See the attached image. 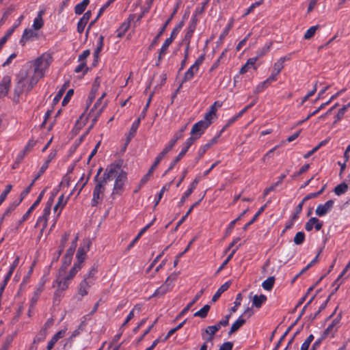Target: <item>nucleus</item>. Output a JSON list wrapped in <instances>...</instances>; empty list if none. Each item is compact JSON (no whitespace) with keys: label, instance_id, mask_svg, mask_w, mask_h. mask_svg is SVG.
<instances>
[{"label":"nucleus","instance_id":"nucleus-1","mask_svg":"<svg viewBox=\"0 0 350 350\" xmlns=\"http://www.w3.org/2000/svg\"><path fill=\"white\" fill-rule=\"evenodd\" d=\"M51 62V57L49 54L44 53L34 62V73L38 77H42L44 75L46 70L49 68Z\"/></svg>","mask_w":350,"mask_h":350},{"label":"nucleus","instance_id":"nucleus-2","mask_svg":"<svg viewBox=\"0 0 350 350\" xmlns=\"http://www.w3.org/2000/svg\"><path fill=\"white\" fill-rule=\"evenodd\" d=\"M119 170L120 165L118 164H111L106 168L103 177L97 178L96 185H100V188L105 190L107 182L113 180L118 174Z\"/></svg>","mask_w":350,"mask_h":350},{"label":"nucleus","instance_id":"nucleus-3","mask_svg":"<svg viewBox=\"0 0 350 350\" xmlns=\"http://www.w3.org/2000/svg\"><path fill=\"white\" fill-rule=\"evenodd\" d=\"M176 274L172 273L167 278L164 283L159 287L150 297H162L173 288V282L176 280Z\"/></svg>","mask_w":350,"mask_h":350},{"label":"nucleus","instance_id":"nucleus-4","mask_svg":"<svg viewBox=\"0 0 350 350\" xmlns=\"http://www.w3.org/2000/svg\"><path fill=\"white\" fill-rule=\"evenodd\" d=\"M187 125L183 126L174 136V138L169 142V144L162 150L161 152L156 157L154 163L156 165H159L162 159L165 156V154L170 152L174 146L176 144L177 141L182 138L183 133L186 130Z\"/></svg>","mask_w":350,"mask_h":350},{"label":"nucleus","instance_id":"nucleus-5","mask_svg":"<svg viewBox=\"0 0 350 350\" xmlns=\"http://www.w3.org/2000/svg\"><path fill=\"white\" fill-rule=\"evenodd\" d=\"M210 124L211 122L206 120H200L193 124L190 133L191 136L189 137L193 139V144L197 139L201 137Z\"/></svg>","mask_w":350,"mask_h":350},{"label":"nucleus","instance_id":"nucleus-6","mask_svg":"<svg viewBox=\"0 0 350 350\" xmlns=\"http://www.w3.org/2000/svg\"><path fill=\"white\" fill-rule=\"evenodd\" d=\"M204 60V55H200L195 62V63L187 70L185 72L184 77L182 80V83L190 81L198 72L200 66L203 63Z\"/></svg>","mask_w":350,"mask_h":350},{"label":"nucleus","instance_id":"nucleus-7","mask_svg":"<svg viewBox=\"0 0 350 350\" xmlns=\"http://www.w3.org/2000/svg\"><path fill=\"white\" fill-rule=\"evenodd\" d=\"M115 178L116 180L112 195H120L123 191L124 183L126 180V174L120 168L118 174Z\"/></svg>","mask_w":350,"mask_h":350},{"label":"nucleus","instance_id":"nucleus-8","mask_svg":"<svg viewBox=\"0 0 350 350\" xmlns=\"http://www.w3.org/2000/svg\"><path fill=\"white\" fill-rule=\"evenodd\" d=\"M231 316V314H227L225 316L224 319L220 321H219L216 325L208 326L205 332L207 334L210 335V338L208 340H211L214 334L220 329L221 326H226L228 325L229 319Z\"/></svg>","mask_w":350,"mask_h":350},{"label":"nucleus","instance_id":"nucleus-9","mask_svg":"<svg viewBox=\"0 0 350 350\" xmlns=\"http://www.w3.org/2000/svg\"><path fill=\"white\" fill-rule=\"evenodd\" d=\"M193 144V139L188 138L185 142L184 146L178 156L175 158V159L171 163L168 169L165 172V174L172 170L176 163L185 155L186 152L188 151L190 146Z\"/></svg>","mask_w":350,"mask_h":350},{"label":"nucleus","instance_id":"nucleus-10","mask_svg":"<svg viewBox=\"0 0 350 350\" xmlns=\"http://www.w3.org/2000/svg\"><path fill=\"white\" fill-rule=\"evenodd\" d=\"M51 202H48L46 206L43 211V215L38 217L36 224V227L42 224L41 233L44 231L47 226L48 217L51 213Z\"/></svg>","mask_w":350,"mask_h":350},{"label":"nucleus","instance_id":"nucleus-11","mask_svg":"<svg viewBox=\"0 0 350 350\" xmlns=\"http://www.w3.org/2000/svg\"><path fill=\"white\" fill-rule=\"evenodd\" d=\"M47 169V163H44L40 167L38 174L36 176L33 180L31 181L30 185L21 193V198L19 202H21L23 198L30 192V190L35 182L44 173Z\"/></svg>","mask_w":350,"mask_h":350},{"label":"nucleus","instance_id":"nucleus-12","mask_svg":"<svg viewBox=\"0 0 350 350\" xmlns=\"http://www.w3.org/2000/svg\"><path fill=\"white\" fill-rule=\"evenodd\" d=\"M28 79L25 76L21 77L18 79V81L14 88V94L17 97H19L24 92H27Z\"/></svg>","mask_w":350,"mask_h":350},{"label":"nucleus","instance_id":"nucleus-13","mask_svg":"<svg viewBox=\"0 0 350 350\" xmlns=\"http://www.w3.org/2000/svg\"><path fill=\"white\" fill-rule=\"evenodd\" d=\"M341 319V314H339L332 322L330 325L326 328L322 334V338H326L328 335L332 334L336 332L338 325Z\"/></svg>","mask_w":350,"mask_h":350},{"label":"nucleus","instance_id":"nucleus-14","mask_svg":"<svg viewBox=\"0 0 350 350\" xmlns=\"http://www.w3.org/2000/svg\"><path fill=\"white\" fill-rule=\"evenodd\" d=\"M334 200H329L323 204H319L316 208L315 213L319 217L325 215L333 207Z\"/></svg>","mask_w":350,"mask_h":350},{"label":"nucleus","instance_id":"nucleus-15","mask_svg":"<svg viewBox=\"0 0 350 350\" xmlns=\"http://www.w3.org/2000/svg\"><path fill=\"white\" fill-rule=\"evenodd\" d=\"M104 189L100 188V185H96L93 191V198L92 199V206H96L103 198Z\"/></svg>","mask_w":350,"mask_h":350},{"label":"nucleus","instance_id":"nucleus-16","mask_svg":"<svg viewBox=\"0 0 350 350\" xmlns=\"http://www.w3.org/2000/svg\"><path fill=\"white\" fill-rule=\"evenodd\" d=\"M11 78L10 76H5L0 83V97L5 96L10 89Z\"/></svg>","mask_w":350,"mask_h":350},{"label":"nucleus","instance_id":"nucleus-17","mask_svg":"<svg viewBox=\"0 0 350 350\" xmlns=\"http://www.w3.org/2000/svg\"><path fill=\"white\" fill-rule=\"evenodd\" d=\"M322 226L323 224L319 220V219L317 217H312L306 222L305 228L307 231H311L314 227L316 230L319 231L321 229Z\"/></svg>","mask_w":350,"mask_h":350},{"label":"nucleus","instance_id":"nucleus-18","mask_svg":"<svg viewBox=\"0 0 350 350\" xmlns=\"http://www.w3.org/2000/svg\"><path fill=\"white\" fill-rule=\"evenodd\" d=\"M94 284V280H89L84 278L79 284V294L82 297L88 293V288Z\"/></svg>","mask_w":350,"mask_h":350},{"label":"nucleus","instance_id":"nucleus-19","mask_svg":"<svg viewBox=\"0 0 350 350\" xmlns=\"http://www.w3.org/2000/svg\"><path fill=\"white\" fill-rule=\"evenodd\" d=\"M177 9H178V7L176 8L173 12V13L172 14V15L170 16V17L165 21V24L163 25V26L161 27V29H160L159 32L158 33V34L156 36V37L153 39V40L152 41V43L150 46V49L153 47L157 42L159 38H160V36L163 33V32L165 31L167 26L168 25V24L170 23L171 20L172 19V18L174 17V14H176V11H177Z\"/></svg>","mask_w":350,"mask_h":350},{"label":"nucleus","instance_id":"nucleus-20","mask_svg":"<svg viewBox=\"0 0 350 350\" xmlns=\"http://www.w3.org/2000/svg\"><path fill=\"white\" fill-rule=\"evenodd\" d=\"M66 332V329H62L59 332H57L51 339V340L48 342V345L46 346L47 350H51L55 343L59 340L60 338H63Z\"/></svg>","mask_w":350,"mask_h":350},{"label":"nucleus","instance_id":"nucleus-21","mask_svg":"<svg viewBox=\"0 0 350 350\" xmlns=\"http://www.w3.org/2000/svg\"><path fill=\"white\" fill-rule=\"evenodd\" d=\"M38 37V33L33 31L31 29H25L22 38L20 40V43L24 45L26 42L32 40L34 38Z\"/></svg>","mask_w":350,"mask_h":350},{"label":"nucleus","instance_id":"nucleus-22","mask_svg":"<svg viewBox=\"0 0 350 350\" xmlns=\"http://www.w3.org/2000/svg\"><path fill=\"white\" fill-rule=\"evenodd\" d=\"M198 183H199V178H196L193 180V181L191 183L190 188H189L187 190V191L184 193V195L182 196L180 201L179 202L180 206H182L185 203V200L192 193L193 189H196Z\"/></svg>","mask_w":350,"mask_h":350},{"label":"nucleus","instance_id":"nucleus-23","mask_svg":"<svg viewBox=\"0 0 350 350\" xmlns=\"http://www.w3.org/2000/svg\"><path fill=\"white\" fill-rule=\"evenodd\" d=\"M116 0H108V1L104 4L101 8L98 11V13L96 16V17L95 18L94 20L90 22V23L88 25V30H87V33H88V31H90V28L94 25V23L96 22V21L100 17V16L103 14V13L106 10V9L112 3L115 1Z\"/></svg>","mask_w":350,"mask_h":350},{"label":"nucleus","instance_id":"nucleus-24","mask_svg":"<svg viewBox=\"0 0 350 350\" xmlns=\"http://www.w3.org/2000/svg\"><path fill=\"white\" fill-rule=\"evenodd\" d=\"M290 59V55L280 57L273 65V71L276 72V75H279L281 70L284 68V63Z\"/></svg>","mask_w":350,"mask_h":350},{"label":"nucleus","instance_id":"nucleus-25","mask_svg":"<svg viewBox=\"0 0 350 350\" xmlns=\"http://www.w3.org/2000/svg\"><path fill=\"white\" fill-rule=\"evenodd\" d=\"M90 241H88V243L86 248H84V247L79 248L77 253V258L78 260V262H77V264H79L81 265V263L85 260V256H86V252L89 250V248H90Z\"/></svg>","mask_w":350,"mask_h":350},{"label":"nucleus","instance_id":"nucleus-26","mask_svg":"<svg viewBox=\"0 0 350 350\" xmlns=\"http://www.w3.org/2000/svg\"><path fill=\"white\" fill-rule=\"evenodd\" d=\"M266 301L267 297L265 295H255L252 299V306L256 308H260Z\"/></svg>","mask_w":350,"mask_h":350},{"label":"nucleus","instance_id":"nucleus-27","mask_svg":"<svg viewBox=\"0 0 350 350\" xmlns=\"http://www.w3.org/2000/svg\"><path fill=\"white\" fill-rule=\"evenodd\" d=\"M230 282H226V283L222 284L215 293V295L213 296L212 301L215 302L220 297L221 295L228 289V288L230 286Z\"/></svg>","mask_w":350,"mask_h":350},{"label":"nucleus","instance_id":"nucleus-28","mask_svg":"<svg viewBox=\"0 0 350 350\" xmlns=\"http://www.w3.org/2000/svg\"><path fill=\"white\" fill-rule=\"evenodd\" d=\"M204 293V290H200L196 295L194 297L193 299L187 304V306L181 311L178 317H180L184 315L188 310L191 308V307L199 299V298Z\"/></svg>","mask_w":350,"mask_h":350},{"label":"nucleus","instance_id":"nucleus-29","mask_svg":"<svg viewBox=\"0 0 350 350\" xmlns=\"http://www.w3.org/2000/svg\"><path fill=\"white\" fill-rule=\"evenodd\" d=\"M60 275L61 274H59V276L56 280V282L58 284L57 289H60V291H64L68 288L70 280H68L66 277L60 278Z\"/></svg>","mask_w":350,"mask_h":350},{"label":"nucleus","instance_id":"nucleus-30","mask_svg":"<svg viewBox=\"0 0 350 350\" xmlns=\"http://www.w3.org/2000/svg\"><path fill=\"white\" fill-rule=\"evenodd\" d=\"M196 16H194L192 19H191V21L190 23V25L188 27V31L185 36V39H184V41H186V40H190L191 36H192V34L193 33V31H195V29H196Z\"/></svg>","mask_w":350,"mask_h":350},{"label":"nucleus","instance_id":"nucleus-31","mask_svg":"<svg viewBox=\"0 0 350 350\" xmlns=\"http://www.w3.org/2000/svg\"><path fill=\"white\" fill-rule=\"evenodd\" d=\"M245 323V320L240 317L231 326L230 329L228 332L229 335L236 332L241 327H242Z\"/></svg>","mask_w":350,"mask_h":350},{"label":"nucleus","instance_id":"nucleus-32","mask_svg":"<svg viewBox=\"0 0 350 350\" xmlns=\"http://www.w3.org/2000/svg\"><path fill=\"white\" fill-rule=\"evenodd\" d=\"M90 3V0H83L81 2L77 4L75 7V13L77 15L81 14L86 9Z\"/></svg>","mask_w":350,"mask_h":350},{"label":"nucleus","instance_id":"nucleus-33","mask_svg":"<svg viewBox=\"0 0 350 350\" xmlns=\"http://www.w3.org/2000/svg\"><path fill=\"white\" fill-rule=\"evenodd\" d=\"M141 118H138L132 124L129 135L127 137V142H129L131 138H133L136 133V131L139 127V125L140 124Z\"/></svg>","mask_w":350,"mask_h":350},{"label":"nucleus","instance_id":"nucleus-34","mask_svg":"<svg viewBox=\"0 0 350 350\" xmlns=\"http://www.w3.org/2000/svg\"><path fill=\"white\" fill-rule=\"evenodd\" d=\"M155 219H154L150 223L147 224L145 227H144L137 234L136 237L133 240V241L129 245L128 250H130L135 244V243L139 239V238L142 237V235L152 226Z\"/></svg>","mask_w":350,"mask_h":350},{"label":"nucleus","instance_id":"nucleus-35","mask_svg":"<svg viewBox=\"0 0 350 350\" xmlns=\"http://www.w3.org/2000/svg\"><path fill=\"white\" fill-rule=\"evenodd\" d=\"M157 167V165H156L154 163H153V164L149 169L148 173L146 174H145L141 179V181L139 183V187L144 185L148 181V180L150 179V176L152 175V173Z\"/></svg>","mask_w":350,"mask_h":350},{"label":"nucleus","instance_id":"nucleus-36","mask_svg":"<svg viewBox=\"0 0 350 350\" xmlns=\"http://www.w3.org/2000/svg\"><path fill=\"white\" fill-rule=\"evenodd\" d=\"M332 100H330V99L327 101L326 103H324L323 104H321L316 110H314L313 112H312L311 113H310L304 120H301V121H299L298 123H297V125H300L301 124H302L304 122L309 120L312 116L316 115L317 113H319L321 109H323V108L325 107V106H327V105H329Z\"/></svg>","mask_w":350,"mask_h":350},{"label":"nucleus","instance_id":"nucleus-37","mask_svg":"<svg viewBox=\"0 0 350 350\" xmlns=\"http://www.w3.org/2000/svg\"><path fill=\"white\" fill-rule=\"evenodd\" d=\"M104 44V36L100 35L98 37L96 48L94 51V55L95 61L97 62L99 53L102 51Z\"/></svg>","mask_w":350,"mask_h":350},{"label":"nucleus","instance_id":"nucleus-38","mask_svg":"<svg viewBox=\"0 0 350 350\" xmlns=\"http://www.w3.org/2000/svg\"><path fill=\"white\" fill-rule=\"evenodd\" d=\"M68 199V198L67 199H65L64 196L63 194L61 195L58 198L57 202L56 203L55 206H54V211L56 212L59 208H60V211H62V209L66 204ZM60 213H61V211H59L57 215H59L60 214Z\"/></svg>","mask_w":350,"mask_h":350},{"label":"nucleus","instance_id":"nucleus-39","mask_svg":"<svg viewBox=\"0 0 350 350\" xmlns=\"http://www.w3.org/2000/svg\"><path fill=\"white\" fill-rule=\"evenodd\" d=\"M347 189H348L347 184L346 183H342L338 185L334 188V191L336 195L340 196V195L345 193L347 191Z\"/></svg>","mask_w":350,"mask_h":350},{"label":"nucleus","instance_id":"nucleus-40","mask_svg":"<svg viewBox=\"0 0 350 350\" xmlns=\"http://www.w3.org/2000/svg\"><path fill=\"white\" fill-rule=\"evenodd\" d=\"M257 59H258V57L250 58L247 61L246 64L243 66H242V68H241L240 72H239L240 74L245 73L251 66H253L255 64Z\"/></svg>","mask_w":350,"mask_h":350},{"label":"nucleus","instance_id":"nucleus-41","mask_svg":"<svg viewBox=\"0 0 350 350\" xmlns=\"http://www.w3.org/2000/svg\"><path fill=\"white\" fill-rule=\"evenodd\" d=\"M275 282V278L273 276L269 277L265 280L262 284V288L266 291H271L273 288Z\"/></svg>","mask_w":350,"mask_h":350},{"label":"nucleus","instance_id":"nucleus-42","mask_svg":"<svg viewBox=\"0 0 350 350\" xmlns=\"http://www.w3.org/2000/svg\"><path fill=\"white\" fill-rule=\"evenodd\" d=\"M266 207V204H265L264 206H262V207H260L259 208V210L258 211V212L254 215V216L253 217V218L248 222L247 223L243 228V230H247V229L248 228V227L252 225L256 219L257 218L259 217V215L264 211L265 208Z\"/></svg>","mask_w":350,"mask_h":350},{"label":"nucleus","instance_id":"nucleus-43","mask_svg":"<svg viewBox=\"0 0 350 350\" xmlns=\"http://www.w3.org/2000/svg\"><path fill=\"white\" fill-rule=\"evenodd\" d=\"M349 107H350V103L344 105L342 108H340L338 110V111L336 116V120L334 121V124H336L338 121H340L344 117L345 112Z\"/></svg>","mask_w":350,"mask_h":350},{"label":"nucleus","instance_id":"nucleus-44","mask_svg":"<svg viewBox=\"0 0 350 350\" xmlns=\"http://www.w3.org/2000/svg\"><path fill=\"white\" fill-rule=\"evenodd\" d=\"M209 310H210V306L206 304V305L204 306L203 308H201L200 310L195 312L193 316L204 319L207 316Z\"/></svg>","mask_w":350,"mask_h":350},{"label":"nucleus","instance_id":"nucleus-45","mask_svg":"<svg viewBox=\"0 0 350 350\" xmlns=\"http://www.w3.org/2000/svg\"><path fill=\"white\" fill-rule=\"evenodd\" d=\"M319 28V25H315L310 27L304 34V39L309 40L314 36L316 31Z\"/></svg>","mask_w":350,"mask_h":350},{"label":"nucleus","instance_id":"nucleus-46","mask_svg":"<svg viewBox=\"0 0 350 350\" xmlns=\"http://www.w3.org/2000/svg\"><path fill=\"white\" fill-rule=\"evenodd\" d=\"M69 85V83H65L63 86L62 87V88L58 91L57 94H56V96H55L54 99H53V102L54 103H57L59 102V100L61 99V98L62 97L65 90H66V88L68 87Z\"/></svg>","mask_w":350,"mask_h":350},{"label":"nucleus","instance_id":"nucleus-47","mask_svg":"<svg viewBox=\"0 0 350 350\" xmlns=\"http://www.w3.org/2000/svg\"><path fill=\"white\" fill-rule=\"evenodd\" d=\"M81 269V265L77 263H75L72 268L70 269L69 274L66 276L68 280H72L77 273Z\"/></svg>","mask_w":350,"mask_h":350},{"label":"nucleus","instance_id":"nucleus-48","mask_svg":"<svg viewBox=\"0 0 350 350\" xmlns=\"http://www.w3.org/2000/svg\"><path fill=\"white\" fill-rule=\"evenodd\" d=\"M305 240V234L304 232H298L293 239L295 244L301 245L304 243Z\"/></svg>","mask_w":350,"mask_h":350},{"label":"nucleus","instance_id":"nucleus-49","mask_svg":"<svg viewBox=\"0 0 350 350\" xmlns=\"http://www.w3.org/2000/svg\"><path fill=\"white\" fill-rule=\"evenodd\" d=\"M41 78L42 77H38L34 74L30 79H28V85L27 86V92H29Z\"/></svg>","mask_w":350,"mask_h":350},{"label":"nucleus","instance_id":"nucleus-50","mask_svg":"<svg viewBox=\"0 0 350 350\" xmlns=\"http://www.w3.org/2000/svg\"><path fill=\"white\" fill-rule=\"evenodd\" d=\"M210 145L209 144H204L203 146H202L199 150H198V157L196 158V163H198V161L203 157V155L205 154V152L210 148Z\"/></svg>","mask_w":350,"mask_h":350},{"label":"nucleus","instance_id":"nucleus-51","mask_svg":"<svg viewBox=\"0 0 350 350\" xmlns=\"http://www.w3.org/2000/svg\"><path fill=\"white\" fill-rule=\"evenodd\" d=\"M272 43H267L260 51H258L257 56L256 57L260 58L265 55L271 49Z\"/></svg>","mask_w":350,"mask_h":350},{"label":"nucleus","instance_id":"nucleus-52","mask_svg":"<svg viewBox=\"0 0 350 350\" xmlns=\"http://www.w3.org/2000/svg\"><path fill=\"white\" fill-rule=\"evenodd\" d=\"M85 325H86V323H85V321H82L81 324L79 325V327L72 333L70 338H72V340H74V338L83 330L84 327Z\"/></svg>","mask_w":350,"mask_h":350},{"label":"nucleus","instance_id":"nucleus-53","mask_svg":"<svg viewBox=\"0 0 350 350\" xmlns=\"http://www.w3.org/2000/svg\"><path fill=\"white\" fill-rule=\"evenodd\" d=\"M44 25V21L42 18L36 17L35 18L33 23V28L34 30H39Z\"/></svg>","mask_w":350,"mask_h":350},{"label":"nucleus","instance_id":"nucleus-54","mask_svg":"<svg viewBox=\"0 0 350 350\" xmlns=\"http://www.w3.org/2000/svg\"><path fill=\"white\" fill-rule=\"evenodd\" d=\"M71 260L72 257L67 256L66 255L64 256L62 265L59 269V274H61L62 271H64L66 269V268L70 265Z\"/></svg>","mask_w":350,"mask_h":350},{"label":"nucleus","instance_id":"nucleus-55","mask_svg":"<svg viewBox=\"0 0 350 350\" xmlns=\"http://www.w3.org/2000/svg\"><path fill=\"white\" fill-rule=\"evenodd\" d=\"M21 202H14L12 203V204L10 205V206L8 207V208L5 211V212L4 213V214L3 215L2 217L0 219V224H1L3 222V220L4 219V217L7 215H8L12 211H14L15 209V208L20 204Z\"/></svg>","mask_w":350,"mask_h":350},{"label":"nucleus","instance_id":"nucleus-56","mask_svg":"<svg viewBox=\"0 0 350 350\" xmlns=\"http://www.w3.org/2000/svg\"><path fill=\"white\" fill-rule=\"evenodd\" d=\"M269 85V84L267 82V81H264L261 83H260L257 86L256 88H255V90H254V94H258L259 92H262L263 90H265L268 86Z\"/></svg>","mask_w":350,"mask_h":350},{"label":"nucleus","instance_id":"nucleus-57","mask_svg":"<svg viewBox=\"0 0 350 350\" xmlns=\"http://www.w3.org/2000/svg\"><path fill=\"white\" fill-rule=\"evenodd\" d=\"M314 340V336L310 334L306 339V340L303 342L301 347V350H308L310 343Z\"/></svg>","mask_w":350,"mask_h":350},{"label":"nucleus","instance_id":"nucleus-58","mask_svg":"<svg viewBox=\"0 0 350 350\" xmlns=\"http://www.w3.org/2000/svg\"><path fill=\"white\" fill-rule=\"evenodd\" d=\"M63 297V291L60 289H57L53 295V303L54 304H59Z\"/></svg>","mask_w":350,"mask_h":350},{"label":"nucleus","instance_id":"nucleus-59","mask_svg":"<svg viewBox=\"0 0 350 350\" xmlns=\"http://www.w3.org/2000/svg\"><path fill=\"white\" fill-rule=\"evenodd\" d=\"M304 204V202L303 201H301L296 207V210H295V213L292 216V220L293 221H296L298 217H299V215L301 213V212L302 211V208H303V206Z\"/></svg>","mask_w":350,"mask_h":350},{"label":"nucleus","instance_id":"nucleus-60","mask_svg":"<svg viewBox=\"0 0 350 350\" xmlns=\"http://www.w3.org/2000/svg\"><path fill=\"white\" fill-rule=\"evenodd\" d=\"M248 208L245 209V211H243L242 212V213L240 214V215L237 218L235 219L234 220L232 221L229 226H228V231H230L233 229L235 224L239 221V220H240L244 215L248 211Z\"/></svg>","mask_w":350,"mask_h":350},{"label":"nucleus","instance_id":"nucleus-61","mask_svg":"<svg viewBox=\"0 0 350 350\" xmlns=\"http://www.w3.org/2000/svg\"><path fill=\"white\" fill-rule=\"evenodd\" d=\"M238 246L234 249L232 250V252H231V254L227 257V258L224 261V262L221 264V265L219 267V269H217V272H219L221 271L224 268V267L228 264V262H229V260L232 258L234 254L236 252L237 250L238 249Z\"/></svg>","mask_w":350,"mask_h":350},{"label":"nucleus","instance_id":"nucleus-62","mask_svg":"<svg viewBox=\"0 0 350 350\" xmlns=\"http://www.w3.org/2000/svg\"><path fill=\"white\" fill-rule=\"evenodd\" d=\"M141 309V308L138 306H135V308L129 312V314H128L126 319H125L124 322L122 324V327L125 326L128 323L129 321H130L134 317V311L135 310H137L138 311H139Z\"/></svg>","mask_w":350,"mask_h":350},{"label":"nucleus","instance_id":"nucleus-63","mask_svg":"<svg viewBox=\"0 0 350 350\" xmlns=\"http://www.w3.org/2000/svg\"><path fill=\"white\" fill-rule=\"evenodd\" d=\"M12 185H8L5 187V189L3 191V193L0 196V205L3 203V202L5 200L8 194L10 192L12 189Z\"/></svg>","mask_w":350,"mask_h":350},{"label":"nucleus","instance_id":"nucleus-64","mask_svg":"<svg viewBox=\"0 0 350 350\" xmlns=\"http://www.w3.org/2000/svg\"><path fill=\"white\" fill-rule=\"evenodd\" d=\"M241 299H242L241 294L239 293L237 295L236 300L234 301V306L230 309L231 312H234L237 311V308L241 305Z\"/></svg>","mask_w":350,"mask_h":350}]
</instances>
